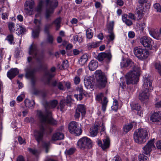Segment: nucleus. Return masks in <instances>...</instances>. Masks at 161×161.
I'll return each mask as SVG.
<instances>
[{
  "label": "nucleus",
  "instance_id": "nucleus-52",
  "mask_svg": "<svg viewBox=\"0 0 161 161\" xmlns=\"http://www.w3.org/2000/svg\"><path fill=\"white\" fill-rule=\"evenodd\" d=\"M68 62L66 60H64V61H63L62 65V68L63 69H65L67 68L68 66Z\"/></svg>",
  "mask_w": 161,
  "mask_h": 161
},
{
  "label": "nucleus",
  "instance_id": "nucleus-9",
  "mask_svg": "<svg viewBox=\"0 0 161 161\" xmlns=\"http://www.w3.org/2000/svg\"><path fill=\"white\" fill-rule=\"evenodd\" d=\"M29 54L32 55L37 61H40L43 57L42 55L39 54L36 46L33 44L30 47Z\"/></svg>",
  "mask_w": 161,
  "mask_h": 161
},
{
  "label": "nucleus",
  "instance_id": "nucleus-8",
  "mask_svg": "<svg viewBox=\"0 0 161 161\" xmlns=\"http://www.w3.org/2000/svg\"><path fill=\"white\" fill-rule=\"evenodd\" d=\"M36 69L32 68L31 66L27 67L25 69V76L31 79V82L32 85H34L36 81V78L34 75Z\"/></svg>",
  "mask_w": 161,
  "mask_h": 161
},
{
  "label": "nucleus",
  "instance_id": "nucleus-46",
  "mask_svg": "<svg viewBox=\"0 0 161 161\" xmlns=\"http://www.w3.org/2000/svg\"><path fill=\"white\" fill-rule=\"evenodd\" d=\"M46 34L47 35V41L49 43L51 44H52L53 41V36L50 35L49 33Z\"/></svg>",
  "mask_w": 161,
  "mask_h": 161
},
{
  "label": "nucleus",
  "instance_id": "nucleus-16",
  "mask_svg": "<svg viewBox=\"0 0 161 161\" xmlns=\"http://www.w3.org/2000/svg\"><path fill=\"white\" fill-rule=\"evenodd\" d=\"M96 99L98 101H101L102 104V110L104 112L106 109L108 100L107 98L103 96L102 93L98 94L96 97Z\"/></svg>",
  "mask_w": 161,
  "mask_h": 161
},
{
  "label": "nucleus",
  "instance_id": "nucleus-42",
  "mask_svg": "<svg viewBox=\"0 0 161 161\" xmlns=\"http://www.w3.org/2000/svg\"><path fill=\"white\" fill-rule=\"evenodd\" d=\"M155 69H157L159 75H161V65L160 63L158 62H156L154 64Z\"/></svg>",
  "mask_w": 161,
  "mask_h": 161
},
{
  "label": "nucleus",
  "instance_id": "nucleus-23",
  "mask_svg": "<svg viewBox=\"0 0 161 161\" xmlns=\"http://www.w3.org/2000/svg\"><path fill=\"white\" fill-rule=\"evenodd\" d=\"M143 91L140 93L139 95V99L141 101H143L148 98L150 94V91L143 89Z\"/></svg>",
  "mask_w": 161,
  "mask_h": 161
},
{
  "label": "nucleus",
  "instance_id": "nucleus-36",
  "mask_svg": "<svg viewBox=\"0 0 161 161\" xmlns=\"http://www.w3.org/2000/svg\"><path fill=\"white\" fill-rule=\"evenodd\" d=\"M127 15H122V20L128 26H130L132 24V22L131 20L127 19Z\"/></svg>",
  "mask_w": 161,
  "mask_h": 161
},
{
  "label": "nucleus",
  "instance_id": "nucleus-49",
  "mask_svg": "<svg viewBox=\"0 0 161 161\" xmlns=\"http://www.w3.org/2000/svg\"><path fill=\"white\" fill-rule=\"evenodd\" d=\"M136 14L138 15V19H140L143 17V15L142 9H136Z\"/></svg>",
  "mask_w": 161,
  "mask_h": 161
},
{
  "label": "nucleus",
  "instance_id": "nucleus-53",
  "mask_svg": "<svg viewBox=\"0 0 161 161\" xmlns=\"http://www.w3.org/2000/svg\"><path fill=\"white\" fill-rule=\"evenodd\" d=\"M74 81L75 84L78 85L80 83V78L78 76H76L74 78Z\"/></svg>",
  "mask_w": 161,
  "mask_h": 161
},
{
  "label": "nucleus",
  "instance_id": "nucleus-33",
  "mask_svg": "<svg viewBox=\"0 0 161 161\" xmlns=\"http://www.w3.org/2000/svg\"><path fill=\"white\" fill-rule=\"evenodd\" d=\"M25 103L26 107L32 108L35 104V103L34 100L30 101L26 99L25 100Z\"/></svg>",
  "mask_w": 161,
  "mask_h": 161
},
{
  "label": "nucleus",
  "instance_id": "nucleus-20",
  "mask_svg": "<svg viewBox=\"0 0 161 161\" xmlns=\"http://www.w3.org/2000/svg\"><path fill=\"white\" fill-rule=\"evenodd\" d=\"M98 80V86L100 88H104L107 82V78L105 76L102 74H99Z\"/></svg>",
  "mask_w": 161,
  "mask_h": 161
},
{
  "label": "nucleus",
  "instance_id": "nucleus-55",
  "mask_svg": "<svg viewBox=\"0 0 161 161\" xmlns=\"http://www.w3.org/2000/svg\"><path fill=\"white\" fill-rule=\"evenodd\" d=\"M43 4V2L41 1L40 2L39 5L37 8V11L38 12H40L42 10V6Z\"/></svg>",
  "mask_w": 161,
  "mask_h": 161
},
{
  "label": "nucleus",
  "instance_id": "nucleus-63",
  "mask_svg": "<svg viewBox=\"0 0 161 161\" xmlns=\"http://www.w3.org/2000/svg\"><path fill=\"white\" fill-rule=\"evenodd\" d=\"M128 17L129 18L133 20H135L136 19L135 15L131 13H130L129 14Z\"/></svg>",
  "mask_w": 161,
  "mask_h": 161
},
{
  "label": "nucleus",
  "instance_id": "nucleus-22",
  "mask_svg": "<svg viewBox=\"0 0 161 161\" xmlns=\"http://www.w3.org/2000/svg\"><path fill=\"white\" fill-rule=\"evenodd\" d=\"M19 73L16 68L11 69L7 73V76L11 80L14 77Z\"/></svg>",
  "mask_w": 161,
  "mask_h": 161
},
{
  "label": "nucleus",
  "instance_id": "nucleus-39",
  "mask_svg": "<svg viewBox=\"0 0 161 161\" xmlns=\"http://www.w3.org/2000/svg\"><path fill=\"white\" fill-rule=\"evenodd\" d=\"M46 76L47 78V84L49 85H50V81L51 79L53 77L54 75L52 73H51L49 71L47 72L46 73Z\"/></svg>",
  "mask_w": 161,
  "mask_h": 161
},
{
  "label": "nucleus",
  "instance_id": "nucleus-40",
  "mask_svg": "<svg viewBox=\"0 0 161 161\" xmlns=\"http://www.w3.org/2000/svg\"><path fill=\"white\" fill-rule=\"evenodd\" d=\"M53 25V23H47L45 25L44 29V31L45 33H49V29Z\"/></svg>",
  "mask_w": 161,
  "mask_h": 161
},
{
  "label": "nucleus",
  "instance_id": "nucleus-14",
  "mask_svg": "<svg viewBox=\"0 0 161 161\" xmlns=\"http://www.w3.org/2000/svg\"><path fill=\"white\" fill-rule=\"evenodd\" d=\"M34 22L36 27L35 30L32 31V35L34 38H36L39 36L42 23L41 20L37 19H35Z\"/></svg>",
  "mask_w": 161,
  "mask_h": 161
},
{
  "label": "nucleus",
  "instance_id": "nucleus-29",
  "mask_svg": "<svg viewBox=\"0 0 161 161\" xmlns=\"http://www.w3.org/2000/svg\"><path fill=\"white\" fill-rule=\"evenodd\" d=\"M150 35L154 38L156 39H159L160 37V35L157 31L154 29H151L149 31Z\"/></svg>",
  "mask_w": 161,
  "mask_h": 161
},
{
  "label": "nucleus",
  "instance_id": "nucleus-27",
  "mask_svg": "<svg viewBox=\"0 0 161 161\" xmlns=\"http://www.w3.org/2000/svg\"><path fill=\"white\" fill-rule=\"evenodd\" d=\"M89 69L91 71L96 69L98 67V62L95 60H91L88 65Z\"/></svg>",
  "mask_w": 161,
  "mask_h": 161
},
{
  "label": "nucleus",
  "instance_id": "nucleus-26",
  "mask_svg": "<svg viewBox=\"0 0 161 161\" xmlns=\"http://www.w3.org/2000/svg\"><path fill=\"white\" fill-rule=\"evenodd\" d=\"M113 27L112 26V27H109L108 29V33L109 34L107 35L106 37L109 42L113 41L115 37L113 31Z\"/></svg>",
  "mask_w": 161,
  "mask_h": 161
},
{
  "label": "nucleus",
  "instance_id": "nucleus-59",
  "mask_svg": "<svg viewBox=\"0 0 161 161\" xmlns=\"http://www.w3.org/2000/svg\"><path fill=\"white\" fill-rule=\"evenodd\" d=\"M95 6L97 8H102V5L101 3L98 2H96L95 3Z\"/></svg>",
  "mask_w": 161,
  "mask_h": 161
},
{
  "label": "nucleus",
  "instance_id": "nucleus-1",
  "mask_svg": "<svg viewBox=\"0 0 161 161\" xmlns=\"http://www.w3.org/2000/svg\"><path fill=\"white\" fill-rule=\"evenodd\" d=\"M37 115L40 119L42 125L39 130L34 131V136L39 143L42 141L44 134H50L52 131L53 129L49 124L55 125L57 122L51 117L44 115L41 111H37Z\"/></svg>",
  "mask_w": 161,
  "mask_h": 161
},
{
  "label": "nucleus",
  "instance_id": "nucleus-37",
  "mask_svg": "<svg viewBox=\"0 0 161 161\" xmlns=\"http://www.w3.org/2000/svg\"><path fill=\"white\" fill-rule=\"evenodd\" d=\"M133 126V125L131 124H129L125 125L123 128L124 132L125 133H127L132 129Z\"/></svg>",
  "mask_w": 161,
  "mask_h": 161
},
{
  "label": "nucleus",
  "instance_id": "nucleus-38",
  "mask_svg": "<svg viewBox=\"0 0 161 161\" xmlns=\"http://www.w3.org/2000/svg\"><path fill=\"white\" fill-rule=\"evenodd\" d=\"M88 48L89 49L92 48H95L99 46V43L98 42H92L88 43Z\"/></svg>",
  "mask_w": 161,
  "mask_h": 161
},
{
  "label": "nucleus",
  "instance_id": "nucleus-15",
  "mask_svg": "<svg viewBox=\"0 0 161 161\" xmlns=\"http://www.w3.org/2000/svg\"><path fill=\"white\" fill-rule=\"evenodd\" d=\"M34 5V2L32 0L26 1L24 5L25 13L27 14L31 15L32 14V9Z\"/></svg>",
  "mask_w": 161,
  "mask_h": 161
},
{
  "label": "nucleus",
  "instance_id": "nucleus-31",
  "mask_svg": "<svg viewBox=\"0 0 161 161\" xmlns=\"http://www.w3.org/2000/svg\"><path fill=\"white\" fill-rule=\"evenodd\" d=\"M98 126L96 125L90 128V133L91 136L94 137L97 135L98 131Z\"/></svg>",
  "mask_w": 161,
  "mask_h": 161
},
{
  "label": "nucleus",
  "instance_id": "nucleus-13",
  "mask_svg": "<svg viewBox=\"0 0 161 161\" xmlns=\"http://www.w3.org/2000/svg\"><path fill=\"white\" fill-rule=\"evenodd\" d=\"M140 42L145 47H152L153 42L151 39L148 37L146 36H142L140 39Z\"/></svg>",
  "mask_w": 161,
  "mask_h": 161
},
{
  "label": "nucleus",
  "instance_id": "nucleus-35",
  "mask_svg": "<svg viewBox=\"0 0 161 161\" xmlns=\"http://www.w3.org/2000/svg\"><path fill=\"white\" fill-rule=\"evenodd\" d=\"M61 21V18L58 17L52 22L53 23V24H54L55 25L57 30H58L60 28Z\"/></svg>",
  "mask_w": 161,
  "mask_h": 161
},
{
  "label": "nucleus",
  "instance_id": "nucleus-11",
  "mask_svg": "<svg viewBox=\"0 0 161 161\" xmlns=\"http://www.w3.org/2000/svg\"><path fill=\"white\" fill-rule=\"evenodd\" d=\"M155 147L154 139L151 140L148 142L147 144L143 147L142 153L146 155L149 154L152 149Z\"/></svg>",
  "mask_w": 161,
  "mask_h": 161
},
{
  "label": "nucleus",
  "instance_id": "nucleus-64",
  "mask_svg": "<svg viewBox=\"0 0 161 161\" xmlns=\"http://www.w3.org/2000/svg\"><path fill=\"white\" fill-rule=\"evenodd\" d=\"M156 146L158 149L161 150V141H158L156 143Z\"/></svg>",
  "mask_w": 161,
  "mask_h": 161
},
{
  "label": "nucleus",
  "instance_id": "nucleus-57",
  "mask_svg": "<svg viewBox=\"0 0 161 161\" xmlns=\"http://www.w3.org/2000/svg\"><path fill=\"white\" fill-rule=\"evenodd\" d=\"M77 90L79 91L80 93H82L83 94V86L81 85H80L77 88Z\"/></svg>",
  "mask_w": 161,
  "mask_h": 161
},
{
  "label": "nucleus",
  "instance_id": "nucleus-4",
  "mask_svg": "<svg viewBox=\"0 0 161 161\" xmlns=\"http://www.w3.org/2000/svg\"><path fill=\"white\" fill-rule=\"evenodd\" d=\"M47 8L45 14V18L47 20H51V14L53 13V9L56 7L58 4V2L56 0H46Z\"/></svg>",
  "mask_w": 161,
  "mask_h": 161
},
{
  "label": "nucleus",
  "instance_id": "nucleus-18",
  "mask_svg": "<svg viewBox=\"0 0 161 161\" xmlns=\"http://www.w3.org/2000/svg\"><path fill=\"white\" fill-rule=\"evenodd\" d=\"M103 142L100 140L97 141V143L98 145L101 147L103 150H104L109 147L110 145L109 139L108 137H107L103 139Z\"/></svg>",
  "mask_w": 161,
  "mask_h": 161
},
{
  "label": "nucleus",
  "instance_id": "nucleus-62",
  "mask_svg": "<svg viewBox=\"0 0 161 161\" xmlns=\"http://www.w3.org/2000/svg\"><path fill=\"white\" fill-rule=\"evenodd\" d=\"M60 109L61 111H63L64 108V102L62 101H61L60 103Z\"/></svg>",
  "mask_w": 161,
  "mask_h": 161
},
{
  "label": "nucleus",
  "instance_id": "nucleus-54",
  "mask_svg": "<svg viewBox=\"0 0 161 161\" xmlns=\"http://www.w3.org/2000/svg\"><path fill=\"white\" fill-rule=\"evenodd\" d=\"M83 94L80 93L79 95L75 94L74 95L75 97L77 99V100H81L82 99V95Z\"/></svg>",
  "mask_w": 161,
  "mask_h": 161
},
{
  "label": "nucleus",
  "instance_id": "nucleus-28",
  "mask_svg": "<svg viewBox=\"0 0 161 161\" xmlns=\"http://www.w3.org/2000/svg\"><path fill=\"white\" fill-rule=\"evenodd\" d=\"M130 106L132 110H135L138 111V114L140 116H141V114H142V113L140 111L141 108L139 104L138 103H132L130 104Z\"/></svg>",
  "mask_w": 161,
  "mask_h": 161
},
{
  "label": "nucleus",
  "instance_id": "nucleus-21",
  "mask_svg": "<svg viewBox=\"0 0 161 161\" xmlns=\"http://www.w3.org/2000/svg\"><path fill=\"white\" fill-rule=\"evenodd\" d=\"M150 120L153 122H161V111L153 113L150 117Z\"/></svg>",
  "mask_w": 161,
  "mask_h": 161
},
{
  "label": "nucleus",
  "instance_id": "nucleus-30",
  "mask_svg": "<svg viewBox=\"0 0 161 161\" xmlns=\"http://www.w3.org/2000/svg\"><path fill=\"white\" fill-rule=\"evenodd\" d=\"M64 135L60 132H57L54 134L52 137L53 140H61L64 138Z\"/></svg>",
  "mask_w": 161,
  "mask_h": 161
},
{
  "label": "nucleus",
  "instance_id": "nucleus-61",
  "mask_svg": "<svg viewBox=\"0 0 161 161\" xmlns=\"http://www.w3.org/2000/svg\"><path fill=\"white\" fill-rule=\"evenodd\" d=\"M112 161H121V160L120 157L117 155L113 158Z\"/></svg>",
  "mask_w": 161,
  "mask_h": 161
},
{
  "label": "nucleus",
  "instance_id": "nucleus-43",
  "mask_svg": "<svg viewBox=\"0 0 161 161\" xmlns=\"http://www.w3.org/2000/svg\"><path fill=\"white\" fill-rule=\"evenodd\" d=\"M138 158L140 161H148V160L147 156H145L143 153L139 155Z\"/></svg>",
  "mask_w": 161,
  "mask_h": 161
},
{
  "label": "nucleus",
  "instance_id": "nucleus-25",
  "mask_svg": "<svg viewBox=\"0 0 161 161\" xmlns=\"http://www.w3.org/2000/svg\"><path fill=\"white\" fill-rule=\"evenodd\" d=\"M51 85L54 87L57 86L58 88L61 90H64L65 89L63 83L59 82L57 81L56 80H53L52 82Z\"/></svg>",
  "mask_w": 161,
  "mask_h": 161
},
{
  "label": "nucleus",
  "instance_id": "nucleus-60",
  "mask_svg": "<svg viewBox=\"0 0 161 161\" xmlns=\"http://www.w3.org/2000/svg\"><path fill=\"white\" fill-rule=\"evenodd\" d=\"M24 96L23 95H20L19 96L17 97V100L18 102H20L22 101V100H23V99L24 98Z\"/></svg>",
  "mask_w": 161,
  "mask_h": 161
},
{
  "label": "nucleus",
  "instance_id": "nucleus-5",
  "mask_svg": "<svg viewBox=\"0 0 161 161\" xmlns=\"http://www.w3.org/2000/svg\"><path fill=\"white\" fill-rule=\"evenodd\" d=\"M77 146L79 148L82 150L90 148L92 147V141L86 137H83L78 141Z\"/></svg>",
  "mask_w": 161,
  "mask_h": 161
},
{
  "label": "nucleus",
  "instance_id": "nucleus-56",
  "mask_svg": "<svg viewBox=\"0 0 161 161\" xmlns=\"http://www.w3.org/2000/svg\"><path fill=\"white\" fill-rule=\"evenodd\" d=\"M7 38L10 44L13 43L14 40V37L12 35H10L8 36L7 37Z\"/></svg>",
  "mask_w": 161,
  "mask_h": 161
},
{
  "label": "nucleus",
  "instance_id": "nucleus-19",
  "mask_svg": "<svg viewBox=\"0 0 161 161\" xmlns=\"http://www.w3.org/2000/svg\"><path fill=\"white\" fill-rule=\"evenodd\" d=\"M143 89L150 91L152 90V82L148 78H147L143 80Z\"/></svg>",
  "mask_w": 161,
  "mask_h": 161
},
{
  "label": "nucleus",
  "instance_id": "nucleus-58",
  "mask_svg": "<svg viewBox=\"0 0 161 161\" xmlns=\"http://www.w3.org/2000/svg\"><path fill=\"white\" fill-rule=\"evenodd\" d=\"M135 34L133 31H129L128 34V36L129 38H132L134 37Z\"/></svg>",
  "mask_w": 161,
  "mask_h": 161
},
{
  "label": "nucleus",
  "instance_id": "nucleus-12",
  "mask_svg": "<svg viewBox=\"0 0 161 161\" xmlns=\"http://www.w3.org/2000/svg\"><path fill=\"white\" fill-rule=\"evenodd\" d=\"M58 102L56 100H53L50 101L49 103H47L46 105L45 106V108L46 110V113L44 114L42 112L45 116L50 117L53 119L51 117V112L50 111H47V110L48 108L51 109L55 108L58 104Z\"/></svg>",
  "mask_w": 161,
  "mask_h": 161
},
{
  "label": "nucleus",
  "instance_id": "nucleus-2",
  "mask_svg": "<svg viewBox=\"0 0 161 161\" xmlns=\"http://www.w3.org/2000/svg\"><path fill=\"white\" fill-rule=\"evenodd\" d=\"M121 67L131 70L125 75L126 83L127 85L136 84L139 80L140 69L130 59H123L120 63Z\"/></svg>",
  "mask_w": 161,
  "mask_h": 161
},
{
  "label": "nucleus",
  "instance_id": "nucleus-45",
  "mask_svg": "<svg viewBox=\"0 0 161 161\" xmlns=\"http://www.w3.org/2000/svg\"><path fill=\"white\" fill-rule=\"evenodd\" d=\"M76 149L75 148H71L65 152V153L66 155H70L73 154L75 151Z\"/></svg>",
  "mask_w": 161,
  "mask_h": 161
},
{
  "label": "nucleus",
  "instance_id": "nucleus-7",
  "mask_svg": "<svg viewBox=\"0 0 161 161\" xmlns=\"http://www.w3.org/2000/svg\"><path fill=\"white\" fill-rule=\"evenodd\" d=\"M68 129L70 132L75 136L80 135L82 132L79 125L75 121L71 122L69 124Z\"/></svg>",
  "mask_w": 161,
  "mask_h": 161
},
{
  "label": "nucleus",
  "instance_id": "nucleus-24",
  "mask_svg": "<svg viewBox=\"0 0 161 161\" xmlns=\"http://www.w3.org/2000/svg\"><path fill=\"white\" fill-rule=\"evenodd\" d=\"M84 84L85 87L87 89L92 90L93 88L91 80L88 77H85L84 80Z\"/></svg>",
  "mask_w": 161,
  "mask_h": 161
},
{
  "label": "nucleus",
  "instance_id": "nucleus-50",
  "mask_svg": "<svg viewBox=\"0 0 161 161\" xmlns=\"http://www.w3.org/2000/svg\"><path fill=\"white\" fill-rule=\"evenodd\" d=\"M50 142H43L42 143V147L46 149V152L47 153H48V149L50 145Z\"/></svg>",
  "mask_w": 161,
  "mask_h": 161
},
{
  "label": "nucleus",
  "instance_id": "nucleus-10",
  "mask_svg": "<svg viewBox=\"0 0 161 161\" xmlns=\"http://www.w3.org/2000/svg\"><path fill=\"white\" fill-rule=\"evenodd\" d=\"M112 55L110 53H106L105 52H102L98 54L97 59L100 62L104 61L108 63L110 61Z\"/></svg>",
  "mask_w": 161,
  "mask_h": 161
},
{
  "label": "nucleus",
  "instance_id": "nucleus-44",
  "mask_svg": "<svg viewBox=\"0 0 161 161\" xmlns=\"http://www.w3.org/2000/svg\"><path fill=\"white\" fill-rule=\"evenodd\" d=\"M92 30L90 29H87L86 30V36L87 38L91 39L93 36V34L92 32Z\"/></svg>",
  "mask_w": 161,
  "mask_h": 161
},
{
  "label": "nucleus",
  "instance_id": "nucleus-51",
  "mask_svg": "<svg viewBox=\"0 0 161 161\" xmlns=\"http://www.w3.org/2000/svg\"><path fill=\"white\" fill-rule=\"evenodd\" d=\"M79 36L77 35H76L74 36V43H75L77 42H82L83 39L81 36L80 37L79 39Z\"/></svg>",
  "mask_w": 161,
  "mask_h": 161
},
{
  "label": "nucleus",
  "instance_id": "nucleus-17",
  "mask_svg": "<svg viewBox=\"0 0 161 161\" xmlns=\"http://www.w3.org/2000/svg\"><path fill=\"white\" fill-rule=\"evenodd\" d=\"M80 113L82 116L84 115L86 113V108L84 105L79 104L78 105L75 115V118H78L80 116Z\"/></svg>",
  "mask_w": 161,
  "mask_h": 161
},
{
  "label": "nucleus",
  "instance_id": "nucleus-32",
  "mask_svg": "<svg viewBox=\"0 0 161 161\" xmlns=\"http://www.w3.org/2000/svg\"><path fill=\"white\" fill-rule=\"evenodd\" d=\"M88 57L86 54H83L79 60V64L81 66L84 65L87 62Z\"/></svg>",
  "mask_w": 161,
  "mask_h": 161
},
{
  "label": "nucleus",
  "instance_id": "nucleus-41",
  "mask_svg": "<svg viewBox=\"0 0 161 161\" xmlns=\"http://www.w3.org/2000/svg\"><path fill=\"white\" fill-rule=\"evenodd\" d=\"M119 104L117 100H114L113 102V105L111 107V109L114 111H116L118 108Z\"/></svg>",
  "mask_w": 161,
  "mask_h": 161
},
{
  "label": "nucleus",
  "instance_id": "nucleus-6",
  "mask_svg": "<svg viewBox=\"0 0 161 161\" xmlns=\"http://www.w3.org/2000/svg\"><path fill=\"white\" fill-rule=\"evenodd\" d=\"M133 52L135 56L141 60L147 58L149 55V52L146 49L138 47H134Z\"/></svg>",
  "mask_w": 161,
  "mask_h": 161
},
{
  "label": "nucleus",
  "instance_id": "nucleus-48",
  "mask_svg": "<svg viewBox=\"0 0 161 161\" xmlns=\"http://www.w3.org/2000/svg\"><path fill=\"white\" fill-rule=\"evenodd\" d=\"M15 24L13 22H10L8 24V28L11 32L14 31V30L16 31V28H14Z\"/></svg>",
  "mask_w": 161,
  "mask_h": 161
},
{
  "label": "nucleus",
  "instance_id": "nucleus-47",
  "mask_svg": "<svg viewBox=\"0 0 161 161\" xmlns=\"http://www.w3.org/2000/svg\"><path fill=\"white\" fill-rule=\"evenodd\" d=\"M154 9L157 12L161 13V5L159 3H156L153 5Z\"/></svg>",
  "mask_w": 161,
  "mask_h": 161
},
{
  "label": "nucleus",
  "instance_id": "nucleus-3",
  "mask_svg": "<svg viewBox=\"0 0 161 161\" xmlns=\"http://www.w3.org/2000/svg\"><path fill=\"white\" fill-rule=\"evenodd\" d=\"M148 131L145 129H138L134 134V139L137 143L142 144L145 142L148 139Z\"/></svg>",
  "mask_w": 161,
  "mask_h": 161
},
{
  "label": "nucleus",
  "instance_id": "nucleus-34",
  "mask_svg": "<svg viewBox=\"0 0 161 161\" xmlns=\"http://www.w3.org/2000/svg\"><path fill=\"white\" fill-rule=\"evenodd\" d=\"M16 31H18V33L16 32L17 33H18V35H19L24 33V32L25 31V29L24 27L18 24L16 25Z\"/></svg>",
  "mask_w": 161,
  "mask_h": 161
}]
</instances>
